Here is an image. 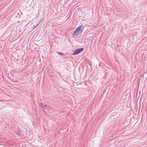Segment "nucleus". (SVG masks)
Returning <instances> with one entry per match:
<instances>
[{"mask_svg": "<svg viewBox=\"0 0 147 147\" xmlns=\"http://www.w3.org/2000/svg\"><path fill=\"white\" fill-rule=\"evenodd\" d=\"M83 28L82 26H79L73 33V35L74 36H77L80 34L83 31Z\"/></svg>", "mask_w": 147, "mask_h": 147, "instance_id": "f257e3e1", "label": "nucleus"}, {"mask_svg": "<svg viewBox=\"0 0 147 147\" xmlns=\"http://www.w3.org/2000/svg\"><path fill=\"white\" fill-rule=\"evenodd\" d=\"M83 50V49L81 48L76 50L73 53V55H77L81 52Z\"/></svg>", "mask_w": 147, "mask_h": 147, "instance_id": "f03ea898", "label": "nucleus"}, {"mask_svg": "<svg viewBox=\"0 0 147 147\" xmlns=\"http://www.w3.org/2000/svg\"><path fill=\"white\" fill-rule=\"evenodd\" d=\"M58 53L61 55H63L64 54L63 53H61L60 52H58Z\"/></svg>", "mask_w": 147, "mask_h": 147, "instance_id": "20e7f679", "label": "nucleus"}, {"mask_svg": "<svg viewBox=\"0 0 147 147\" xmlns=\"http://www.w3.org/2000/svg\"><path fill=\"white\" fill-rule=\"evenodd\" d=\"M40 106L43 108H45L46 107V105H45L42 103L40 104Z\"/></svg>", "mask_w": 147, "mask_h": 147, "instance_id": "7ed1b4c3", "label": "nucleus"}]
</instances>
